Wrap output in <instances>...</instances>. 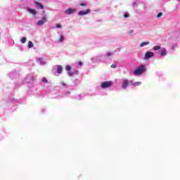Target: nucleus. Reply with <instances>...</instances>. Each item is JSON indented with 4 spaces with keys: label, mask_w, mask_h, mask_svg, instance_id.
Returning a JSON list of instances; mask_svg holds the SVG:
<instances>
[{
    "label": "nucleus",
    "mask_w": 180,
    "mask_h": 180,
    "mask_svg": "<svg viewBox=\"0 0 180 180\" xmlns=\"http://www.w3.org/2000/svg\"><path fill=\"white\" fill-rule=\"evenodd\" d=\"M146 71V66L144 65H141L139 66L136 70H134V75H141Z\"/></svg>",
    "instance_id": "1"
},
{
    "label": "nucleus",
    "mask_w": 180,
    "mask_h": 180,
    "mask_svg": "<svg viewBox=\"0 0 180 180\" xmlns=\"http://www.w3.org/2000/svg\"><path fill=\"white\" fill-rule=\"evenodd\" d=\"M129 85H131V81H128L127 79H124L122 84V89H126Z\"/></svg>",
    "instance_id": "2"
},
{
    "label": "nucleus",
    "mask_w": 180,
    "mask_h": 180,
    "mask_svg": "<svg viewBox=\"0 0 180 180\" xmlns=\"http://www.w3.org/2000/svg\"><path fill=\"white\" fill-rule=\"evenodd\" d=\"M112 86V82H104L101 83V88L105 89V88H110Z\"/></svg>",
    "instance_id": "3"
},
{
    "label": "nucleus",
    "mask_w": 180,
    "mask_h": 180,
    "mask_svg": "<svg viewBox=\"0 0 180 180\" xmlns=\"http://www.w3.org/2000/svg\"><path fill=\"white\" fill-rule=\"evenodd\" d=\"M151 57H154V52L148 51L145 54L144 60H150Z\"/></svg>",
    "instance_id": "4"
},
{
    "label": "nucleus",
    "mask_w": 180,
    "mask_h": 180,
    "mask_svg": "<svg viewBox=\"0 0 180 180\" xmlns=\"http://www.w3.org/2000/svg\"><path fill=\"white\" fill-rule=\"evenodd\" d=\"M46 22H47V17L44 16L41 20L37 22V25L38 26H43Z\"/></svg>",
    "instance_id": "5"
},
{
    "label": "nucleus",
    "mask_w": 180,
    "mask_h": 180,
    "mask_svg": "<svg viewBox=\"0 0 180 180\" xmlns=\"http://www.w3.org/2000/svg\"><path fill=\"white\" fill-rule=\"evenodd\" d=\"M91 12V9H87L85 11H81L78 12L79 16H85V15H88Z\"/></svg>",
    "instance_id": "6"
},
{
    "label": "nucleus",
    "mask_w": 180,
    "mask_h": 180,
    "mask_svg": "<svg viewBox=\"0 0 180 180\" xmlns=\"http://www.w3.org/2000/svg\"><path fill=\"white\" fill-rule=\"evenodd\" d=\"M75 9H72V8H68L66 11H65V13H67L68 15H71V13H72L73 12H75Z\"/></svg>",
    "instance_id": "7"
},
{
    "label": "nucleus",
    "mask_w": 180,
    "mask_h": 180,
    "mask_svg": "<svg viewBox=\"0 0 180 180\" xmlns=\"http://www.w3.org/2000/svg\"><path fill=\"white\" fill-rule=\"evenodd\" d=\"M57 72L58 74H62L63 73V66L61 65H58L57 67Z\"/></svg>",
    "instance_id": "8"
},
{
    "label": "nucleus",
    "mask_w": 180,
    "mask_h": 180,
    "mask_svg": "<svg viewBox=\"0 0 180 180\" xmlns=\"http://www.w3.org/2000/svg\"><path fill=\"white\" fill-rule=\"evenodd\" d=\"M131 85H132L133 86H139L141 85V82H133V81H131Z\"/></svg>",
    "instance_id": "9"
},
{
    "label": "nucleus",
    "mask_w": 180,
    "mask_h": 180,
    "mask_svg": "<svg viewBox=\"0 0 180 180\" xmlns=\"http://www.w3.org/2000/svg\"><path fill=\"white\" fill-rule=\"evenodd\" d=\"M35 4L39 9H44V6H43V4L37 2H35Z\"/></svg>",
    "instance_id": "10"
},
{
    "label": "nucleus",
    "mask_w": 180,
    "mask_h": 180,
    "mask_svg": "<svg viewBox=\"0 0 180 180\" xmlns=\"http://www.w3.org/2000/svg\"><path fill=\"white\" fill-rule=\"evenodd\" d=\"M160 56H167V49H163L162 51L160 52Z\"/></svg>",
    "instance_id": "11"
},
{
    "label": "nucleus",
    "mask_w": 180,
    "mask_h": 180,
    "mask_svg": "<svg viewBox=\"0 0 180 180\" xmlns=\"http://www.w3.org/2000/svg\"><path fill=\"white\" fill-rule=\"evenodd\" d=\"M148 44H150V41L142 42V43L140 44V46H141V47H144V46H147Z\"/></svg>",
    "instance_id": "12"
},
{
    "label": "nucleus",
    "mask_w": 180,
    "mask_h": 180,
    "mask_svg": "<svg viewBox=\"0 0 180 180\" xmlns=\"http://www.w3.org/2000/svg\"><path fill=\"white\" fill-rule=\"evenodd\" d=\"M33 46H34L33 42H32V41H30L28 42V46H27L28 49H32V48H33Z\"/></svg>",
    "instance_id": "13"
},
{
    "label": "nucleus",
    "mask_w": 180,
    "mask_h": 180,
    "mask_svg": "<svg viewBox=\"0 0 180 180\" xmlns=\"http://www.w3.org/2000/svg\"><path fill=\"white\" fill-rule=\"evenodd\" d=\"M30 13H32V15H36L37 12L34 9H29Z\"/></svg>",
    "instance_id": "14"
},
{
    "label": "nucleus",
    "mask_w": 180,
    "mask_h": 180,
    "mask_svg": "<svg viewBox=\"0 0 180 180\" xmlns=\"http://www.w3.org/2000/svg\"><path fill=\"white\" fill-rule=\"evenodd\" d=\"M59 43H63L64 41V36L61 35L58 39Z\"/></svg>",
    "instance_id": "15"
},
{
    "label": "nucleus",
    "mask_w": 180,
    "mask_h": 180,
    "mask_svg": "<svg viewBox=\"0 0 180 180\" xmlns=\"http://www.w3.org/2000/svg\"><path fill=\"white\" fill-rule=\"evenodd\" d=\"M161 49V46H155L154 47H153V50H155V51H158V50H160Z\"/></svg>",
    "instance_id": "16"
},
{
    "label": "nucleus",
    "mask_w": 180,
    "mask_h": 180,
    "mask_svg": "<svg viewBox=\"0 0 180 180\" xmlns=\"http://www.w3.org/2000/svg\"><path fill=\"white\" fill-rule=\"evenodd\" d=\"M39 61L40 64H41L42 65H44V61H43V58H39Z\"/></svg>",
    "instance_id": "17"
},
{
    "label": "nucleus",
    "mask_w": 180,
    "mask_h": 180,
    "mask_svg": "<svg viewBox=\"0 0 180 180\" xmlns=\"http://www.w3.org/2000/svg\"><path fill=\"white\" fill-rule=\"evenodd\" d=\"M42 82H44V84H47V82H49V81L47 80V79H46V77H43Z\"/></svg>",
    "instance_id": "18"
},
{
    "label": "nucleus",
    "mask_w": 180,
    "mask_h": 180,
    "mask_svg": "<svg viewBox=\"0 0 180 180\" xmlns=\"http://www.w3.org/2000/svg\"><path fill=\"white\" fill-rule=\"evenodd\" d=\"M21 43H22V44L26 43V37H22V38L21 39Z\"/></svg>",
    "instance_id": "19"
},
{
    "label": "nucleus",
    "mask_w": 180,
    "mask_h": 180,
    "mask_svg": "<svg viewBox=\"0 0 180 180\" xmlns=\"http://www.w3.org/2000/svg\"><path fill=\"white\" fill-rule=\"evenodd\" d=\"M65 70H66V71H70V70H71V66L67 65V66L65 67Z\"/></svg>",
    "instance_id": "20"
},
{
    "label": "nucleus",
    "mask_w": 180,
    "mask_h": 180,
    "mask_svg": "<svg viewBox=\"0 0 180 180\" xmlns=\"http://www.w3.org/2000/svg\"><path fill=\"white\" fill-rule=\"evenodd\" d=\"M178 45H176V44H174L172 46V50H174V49H176V47H177Z\"/></svg>",
    "instance_id": "21"
},
{
    "label": "nucleus",
    "mask_w": 180,
    "mask_h": 180,
    "mask_svg": "<svg viewBox=\"0 0 180 180\" xmlns=\"http://www.w3.org/2000/svg\"><path fill=\"white\" fill-rule=\"evenodd\" d=\"M162 16V13H159L157 15V18H161Z\"/></svg>",
    "instance_id": "22"
},
{
    "label": "nucleus",
    "mask_w": 180,
    "mask_h": 180,
    "mask_svg": "<svg viewBox=\"0 0 180 180\" xmlns=\"http://www.w3.org/2000/svg\"><path fill=\"white\" fill-rule=\"evenodd\" d=\"M106 56H107V57H110V56H112V53L108 52V53H107Z\"/></svg>",
    "instance_id": "23"
},
{
    "label": "nucleus",
    "mask_w": 180,
    "mask_h": 180,
    "mask_svg": "<svg viewBox=\"0 0 180 180\" xmlns=\"http://www.w3.org/2000/svg\"><path fill=\"white\" fill-rule=\"evenodd\" d=\"M117 65L116 64L111 65V68H116Z\"/></svg>",
    "instance_id": "24"
},
{
    "label": "nucleus",
    "mask_w": 180,
    "mask_h": 180,
    "mask_svg": "<svg viewBox=\"0 0 180 180\" xmlns=\"http://www.w3.org/2000/svg\"><path fill=\"white\" fill-rule=\"evenodd\" d=\"M80 6H86V4L82 3V4H80Z\"/></svg>",
    "instance_id": "25"
},
{
    "label": "nucleus",
    "mask_w": 180,
    "mask_h": 180,
    "mask_svg": "<svg viewBox=\"0 0 180 180\" xmlns=\"http://www.w3.org/2000/svg\"><path fill=\"white\" fill-rule=\"evenodd\" d=\"M56 27H58V29H61V25L60 24L56 25Z\"/></svg>",
    "instance_id": "26"
},
{
    "label": "nucleus",
    "mask_w": 180,
    "mask_h": 180,
    "mask_svg": "<svg viewBox=\"0 0 180 180\" xmlns=\"http://www.w3.org/2000/svg\"><path fill=\"white\" fill-rule=\"evenodd\" d=\"M82 62H81V61H79V63H78V65H79V67H82Z\"/></svg>",
    "instance_id": "27"
},
{
    "label": "nucleus",
    "mask_w": 180,
    "mask_h": 180,
    "mask_svg": "<svg viewBox=\"0 0 180 180\" xmlns=\"http://www.w3.org/2000/svg\"><path fill=\"white\" fill-rule=\"evenodd\" d=\"M124 18H129V14L125 13V14L124 15Z\"/></svg>",
    "instance_id": "28"
},
{
    "label": "nucleus",
    "mask_w": 180,
    "mask_h": 180,
    "mask_svg": "<svg viewBox=\"0 0 180 180\" xmlns=\"http://www.w3.org/2000/svg\"><path fill=\"white\" fill-rule=\"evenodd\" d=\"M74 72H69V75H72Z\"/></svg>",
    "instance_id": "29"
},
{
    "label": "nucleus",
    "mask_w": 180,
    "mask_h": 180,
    "mask_svg": "<svg viewBox=\"0 0 180 180\" xmlns=\"http://www.w3.org/2000/svg\"><path fill=\"white\" fill-rule=\"evenodd\" d=\"M129 33H130V34H131V33H133V30H131V31L129 32Z\"/></svg>",
    "instance_id": "30"
},
{
    "label": "nucleus",
    "mask_w": 180,
    "mask_h": 180,
    "mask_svg": "<svg viewBox=\"0 0 180 180\" xmlns=\"http://www.w3.org/2000/svg\"><path fill=\"white\" fill-rule=\"evenodd\" d=\"M62 85H64V86H65V84H64V82H62Z\"/></svg>",
    "instance_id": "31"
}]
</instances>
